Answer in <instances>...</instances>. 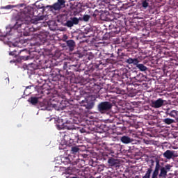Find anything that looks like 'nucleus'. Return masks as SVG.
Listing matches in <instances>:
<instances>
[{
    "mask_svg": "<svg viewBox=\"0 0 178 178\" xmlns=\"http://www.w3.org/2000/svg\"><path fill=\"white\" fill-rule=\"evenodd\" d=\"M36 8H38V9H36V10H45V8H47L48 9V8H47V6L45 7V6H43V4H42V3H40V4H36Z\"/></svg>",
    "mask_w": 178,
    "mask_h": 178,
    "instance_id": "obj_31",
    "label": "nucleus"
},
{
    "mask_svg": "<svg viewBox=\"0 0 178 178\" xmlns=\"http://www.w3.org/2000/svg\"><path fill=\"white\" fill-rule=\"evenodd\" d=\"M28 54H29V56H21V60L26 61L29 60L34 59V62H35L36 64H42L41 58H43V56L39 54V53L37 52H29Z\"/></svg>",
    "mask_w": 178,
    "mask_h": 178,
    "instance_id": "obj_4",
    "label": "nucleus"
},
{
    "mask_svg": "<svg viewBox=\"0 0 178 178\" xmlns=\"http://www.w3.org/2000/svg\"><path fill=\"white\" fill-rule=\"evenodd\" d=\"M33 64H30L29 65L26 66V67H27V70H31V71H33V70H35V68H32V70H31V67H33Z\"/></svg>",
    "mask_w": 178,
    "mask_h": 178,
    "instance_id": "obj_35",
    "label": "nucleus"
},
{
    "mask_svg": "<svg viewBox=\"0 0 178 178\" xmlns=\"http://www.w3.org/2000/svg\"><path fill=\"white\" fill-rule=\"evenodd\" d=\"M62 163H64V165H67L68 164H70L71 161L70 160V158L63 157L62 158Z\"/></svg>",
    "mask_w": 178,
    "mask_h": 178,
    "instance_id": "obj_28",
    "label": "nucleus"
},
{
    "mask_svg": "<svg viewBox=\"0 0 178 178\" xmlns=\"http://www.w3.org/2000/svg\"><path fill=\"white\" fill-rule=\"evenodd\" d=\"M136 72L135 71V72H134V74H136Z\"/></svg>",
    "mask_w": 178,
    "mask_h": 178,
    "instance_id": "obj_43",
    "label": "nucleus"
},
{
    "mask_svg": "<svg viewBox=\"0 0 178 178\" xmlns=\"http://www.w3.org/2000/svg\"><path fill=\"white\" fill-rule=\"evenodd\" d=\"M96 137L101 140L106 137V133L104 129H97Z\"/></svg>",
    "mask_w": 178,
    "mask_h": 178,
    "instance_id": "obj_15",
    "label": "nucleus"
},
{
    "mask_svg": "<svg viewBox=\"0 0 178 178\" xmlns=\"http://www.w3.org/2000/svg\"><path fill=\"white\" fill-rule=\"evenodd\" d=\"M163 123L168 125L172 124L175 122V120L171 118H165L163 120Z\"/></svg>",
    "mask_w": 178,
    "mask_h": 178,
    "instance_id": "obj_26",
    "label": "nucleus"
},
{
    "mask_svg": "<svg viewBox=\"0 0 178 178\" xmlns=\"http://www.w3.org/2000/svg\"><path fill=\"white\" fill-rule=\"evenodd\" d=\"M112 108V104L108 102H101L98 105V111L101 113H105Z\"/></svg>",
    "mask_w": 178,
    "mask_h": 178,
    "instance_id": "obj_9",
    "label": "nucleus"
},
{
    "mask_svg": "<svg viewBox=\"0 0 178 178\" xmlns=\"http://www.w3.org/2000/svg\"><path fill=\"white\" fill-rule=\"evenodd\" d=\"M65 3V0H58V2L54 3L53 6H47L48 10L51 12L60 10L62 8V6Z\"/></svg>",
    "mask_w": 178,
    "mask_h": 178,
    "instance_id": "obj_8",
    "label": "nucleus"
},
{
    "mask_svg": "<svg viewBox=\"0 0 178 178\" xmlns=\"http://www.w3.org/2000/svg\"><path fill=\"white\" fill-rule=\"evenodd\" d=\"M121 142L124 144H130L131 143V139L129 136H122V138H121Z\"/></svg>",
    "mask_w": 178,
    "mask_h": 178,
    "instance_id": "obj_24",
    "label": "nucleus"
},
{
    "mask_svg": "<svg viewBox=\"0 0 178 178\" xmlns=\"http://www.w3.org/2000/svg\"><path fill=\"white\" fill-rule=\"evenodd\" d=\"M68 170H70V167H68Z\"/></svg>",
    "mask_w": 178,
    "mask_h": 178,
    "instance_id": "obj_44",
    "label": "nucleus"
},
{
    "mask_svg": "<svg viewBox=\"0 0 178 178\" xmlns=\"http://www.w3.org/2000/svg\"><path fill=\"white\" fill-rule=\"evenodd\" d=\"M58 127L60 129L72 130V132H70V134H67V135H72L73 134H78V132H81V134L86 133L85 129L80 128H74V126H70L68 125L67 124H63L62 125L58 124Z\"/></svg>",
    "mask_w": 178,
    "mask_h": 178,
    "instance_id": "obj_7",
    "label": "nucleus"
},
{
    "mask_svg": "<svg viewBox=\"0 0 178 178\" xmlns=\"http://www.w3.org/2000/svg\"><path fill=\"white\" fill-rule=\"evenodd\" d=\"M92 17L93 18H96L97 14H95V13H92Z\"/></svg>",
    "mask_w": 178,
    "mask_h": 178,
    "instance_id": "obj_37",
    "label": "nucleus"
},
{
    "mask_svg": "<svg viewBox=\"0 0 178 178\" xmlns=\"http://www.w3.org/2000/svg\"><path fill=\"white\" fill-rule=\"evenodd\" d=\"M165 103V100H163L161 98L158 99L157 100L152 102V107L155 108H161Z\"/></svg>",
    "mask_w": 178,
    "mask_h": 178,
    "instance_id": "obj_12",
    "label": "nucleus"
},
{
    "mask_svg": "<svg viewBox=\"0 0 178 178\" xmlns=\"http://www.w3.org/2000/svg\"><path fill=\"white\" fill-rule=\"evenodd\" d=\"M79 151V149L78 147H72V153L74 154H76Z\"/></svg>",
    "mask_w": 178,
    "mask_h": 178,
    "instance_id": "obj_32",
    "label": "nucleus"
},
{
    "mask_svg": "<svg viewBox=\"0 0 178 178\" xmlns=\"http://www.w3.org/2000/svg\"><path fill=\"white\" fill-rule=\"evenodd\" d=\"M28 102L31 104V105L35 106L37 105L38 102H39V98L38 97H31L28 99Z\"/></svg>",
    "mask_w": 178,
    "mask_h": 178,
    "instance_id": "obj_19",
    "label": "nucleus"
},
{
    "mask_svg": "<svg viewBox=\"0 0 178 178\" xmlns=\"http://www.w3.org/2000/svg\"><path fill=\"white\" fill-rule=\"evenodd\" d=\"M145 79H147V77H145V76L141 73H139L138 74H137V76L133 77L134 81L137 83H136V85L137 86H139L140 83L145 81Z\"/></svg>",
    "mask_w": 178,
    "mask_h": 178,
    "instance_id": "obj_11",
    "label": "nucleus"
},
{
    "mask_svg": "<svg viewBox=\"0 0 178 178\" xmlns=\"http://www.w3.org/2000/svg\"><path fill=\"white\" fill-rule=\"evenodd\" d=\"M96 67H97V68H98V67H99V66H98V65H96Z\"/></svg>",
    "mask_w": 178,
    "mask_h": 178,
    "instance_id": "obj_42",
    "label": "nucleus"
},
{
    "mask_svg": "<svg viewBox=\"0 0 178 178\" xmlns=\"http://www.w3.org/2000/svg\"><path fill=\"white\" fill-rule=\"evenodd\" d=\"M153 171L152 168L147 169V171H146L145 175H144L142 178H149L151 177V173Z\"/></svg>",
    "mask_w": 178,
    "mask_h": 178,
    "instance_id": "obj_29",
    "label": "nucleus"
},
{
    "mask_svg": "<svg viewBox=\"0 0 178 178\" xmlns=\"http://www.w3.org/2000/svg\"><path fill=\"white\" fill-rule=\"evenodd\" d=\"M31 87H33V86H30L26 87V90H25V91H24V95H26V91L27 90V89H31ZM26 96H27V95H26Z\"/></svg>",
    "mask_w": 178,
    "mask_h": 178,
    "instance_id": "obj_36",
    "label": "nucleus"
},
{
    "mask_svg": "<svg viewBox=\"0 0 178 178\" xmlns=\"http://www.w3.org/2000/svg\"><path fill=\"white\" fill-rule=\"evenodd\" d=\"M9 55L13 56H17V50L15 49L12 51H10Z\"/></svg>",
    "mask_w": 178,
    "mask_h": 178,
    "instance_id": "obj_34",
    "label": "nucleus"
},
{
    "mask_svg": "<svg viewBox=\"0 0 178 178\" xmlns=\"http://www.w3.org/2000/svg\"><path fill=\"white\" fill-rule=\"evenodd\" d=\"M68 68V73H72L74 72H78L79 65H72V66H67Z\"/></svg>",
    "mask_w": 178,
    "mask_h": 178,
    "instance_id": "obj_21",
    "label": "nucleus"
},
{
    "mask_svg": "<svg viewBox=\"0 0 178 178\" xmlns=\"http://www.w3.org/2000/svg\"><path fill=\"white\" fill-rule=\"evenodd\" d=\"M64 141H65L66 145L70 147L76 145L79 141V134L76 133L65 134L64 135Z\"/></svg>",
    "mask_w": 178,
    "mask_h": 178,
    "instance_id": "obj_5",
    "label": "nucleus"
},
{
    "mask_svg": "<svg viewBox=\"0 0 178 178\" xmlns=\"http://www.w3.org/2000/svg\"><path fill=\"white\" fill-rule=\"evenodd\" d=\"M38 40H40V44H44L47 40V37L45 35V34L41 35L40 34L39 35H38Z\"/></svg>",
    "mask_w": 178,
    "mask_h": 178,
    "instance_id": "obj_18",
    "label": "nucleus"
},
{
    "mask_svg": "<svg viewBox=\"0 0 178 178\" xmlns=\"http://www.w3.org/2000/svg\"><path fill=\"white\" fill-rule=\"evenodd\" d=\"M120 23V20L118 19L111 21V24L108 25V30H111L108 34L111 36H114L115 34L120 33L121 29H122V25Z\"/></svg>",
    "mask_w": 178,
    "mask_h": 178,
    "instance_id": "obj_3",
    "label": "nucleus"
},
{
    "mask_svg": "<svg viewBox=\"0 0 178 178\" xmlns=\"http://www.w3.org/2000/svg\"><path fill=\"white\" fill-rule=\"evenodd\" d=\"M166 114H168V115L170 116V118H177V115H178V111L173 110V111H170V112L169 111H166Z\"/></svg>",
    "mask_w": 178,
    "mask_h": 178,
    "instance_id": "obj_22",
    "label": "nucleus"
},
{
    "mask_svg": "<svg viewBox=\"0 0 178 178\" xmlns=\"http://www.w3.org/2000/svg\"><path fill=\"white\" fill-rule=\"evenodd\" d=\"M79 66L76 61H70V62H65L64 63V65H63V70H58V74L57 75L58 78L59 79H64L67 75H68V70L67 66Z\"/></svg>",
    "mask_w": 178,
    "mask_h": 178,
    "instance_id": "obj_6",
    "label": "nucleus"
},
{
    "mask_svg": "<svg viewBox=\"0 0 178 178\" xmlns=\"http://www.w3.org/2000/svg\"><path fill=\"white\" fill-rule=\"evenodd\" d=\"M101 90V86L99 85H93V87L92 88V91L95 94L99 93Z\"/></svg>",
    "mask_w": 178,
    "mask_h": 178,
    "instance_id": "obj_25",
    "label": "nucleus"
},
{
    "mask_svg": "<svg viewBox=\"0 0 178 178\" xmlns=\"http://www.w3.org/2000/svg\"><path fill=\"white\" fill-rule=\"evenodd\" d=\"M147 6H149V3H147V1H143V2H142V7L147 8Z\"/></svg>",
    "mask_w": 178,
    "mask_h": 178,
    "instance_id": "obj_33",
    "label": "nucleus"
},
{
    "mask_svg": "<svg viewBox=\"0 0 178 178\" xmlns=\"http://www.w3.org/2000/svg\"><path fill=\"white\" fill-rule=\"evenodd\" d=\"M81 106H85L86 109H92L94 107V102L92 101L88 102V99H85V100L81 102Z\"/></svg>",
    "mask_w": 178,
    "mask_h": 178,
    "instance_id": "obj_13",
    "label": "nucleus"
},
{
    "mask_svg": "<svg viewBox=\"0 0 178 178\" xmlns=\"http://www.w3.org/2000/svg\"><path fill=\"white\" fill-rule=\"evenodd\" d=\"M72 178H76V177H72Z\"/></svg>",
    "mask_w": 178,
    "mask_h": 178,
    "instance_id": "obj_45",
    "label": "nucleus"
},
{
    "mask_svg": "<svg viewBox=\"0 0 178 178\" xmlns=\"http://www.w3.org/2000/svg\"><path fill=\"white\" fill-rule=\"evenodd\" d=\"M107 163H108L109 166L111 167H119L120 166V162L118 159L111 158L108 159Z\"/></svg>",
    "mask_w": 178,
    "mask_h": 178,
    "instance_id": "obj_14",
    "label": "nucleus"
},
{
    "mask_svg": "<svg viewBox=\"0 0 178 178\" xmlns=\"http://www.w3.org/2000/svg\"><path fill=\"white\" fill-rule=\"evenodd\" d=\"M174 151L171 150H166L165 152L163 153V157L165 158L166 159H171L174 156Z\"/></svg>",
    "mask_w": 178,
    "mask_h": 178,
    "instance_id": "obj_16",
    "label": "nucleus"
},
{
    "mask_svg": "<svg viewBox=\"0 0 178 178\" xmlns=\"http://www.w3.org/2000/svg\"><path fill=\"white\" fill-rule=\"evenodd\" d=\"M26 51V50H22L20 52H24Z\"/></svg>",
    "mask_w": 178,
    "mask_h": 178,
    "instance_id": "obj_40",
    "label": "nucleus"
},
{
    "mask_svg": "<svg viewBox=\"0 0 178 178\" xmlns=\"http://www.w3.org/2000/svg\"><path fill=\"white\" fill-rule=\"evenodd\" d=\"M136 67L140 70V71L145 72L147 70V67L143 65V64H138Z\"/></svg>",
    "mask_w": 178,
    "mask_h": 178,
    "instance_id": "obj_27",
    "label": "nucleus"
},
{
    "mask_svg": "<svg viewBox=\"0 0 178 178\" xmlns=\"http://www.w3.org/2000/svg\"><path fill=\"white\" fill-rule=\"evenodd\" d=\"M155 170H154L152 178H167L168 172L171 170L172 165L167 164L163 165V163L158 159H156Z\"/></svg>",
    "mask_w": 178,
    "mask_h": 178,
    "instance_id": "obj_2",
    "label": "nucleus"
},
{
    "mask_svg": "<svg viewBox=\"0 0 178 178\" xmlns=\"http://www.w3.org/2000/svg\"><path fill=\"white\" fill-rule=\"evenodd\" d=\"M90 16L88 15H84L82 18H79V20L84 21L85 22H88L90 20Z\"/></svg>",
    "mask_w": 178,
    "mask_h": 178,
    "instance_id": "obj_30",
    "label": "nucleus"
},
{
    "mask_svg": "<svg viewBox=\"0 0 178 178\" xmlns=\"http://www.w3.org/2000/svg\"><path fill=\"white\" fill-rule=\"evenodd\" d=\"M79 24V19L76 17H70V20H68L65 23V26L68 28H72L74 26V25H78Z\"/></svg>",
    "mask_w": 178,
    "mask_h": 178,
    "instance_id": "obj_10",
    "label": "nucleus"
},
{
    "mask_svg": "<svg viewBox=\"0 0 178 178\" xmlns=\"http://www.w3.org/2000/svg\"><path fill=\"white\" fill-rule=\"evenodd\" d=\"M152 164L154 163V161H153V160L152 161Z\"/></svg>",
    "mask_w": 178,
    "mask_h": 178,
    "instance_id": "obj_41",
    "label": "nucleus"
},
{
    "mask_svg": "<svg viewBox=\"0 0 178 178\" xmlns=\"http://www.w3.org/2000/svg\"><path fill=\"white\" fill-rule=\"evenodd\" d=\"M93 58H94L93 56H88V60H92Z\"/></svg>",
    "mask_w": 178,
    "mask_h": 178,
    "instance_id": "obj_38",
    "label": "nucleus"
},
{
    "mask_svg": "<svg viewBox=\"0 0 178 178\" xmlns=\"http://www.w3.org/2000/svg\"><path fill=\"white\" fill-rule=\"evenodd\" d=\"M127 63L129 64H134L135 65H139V60L138 58H129V59L127 60Z\"/></svg>",
    "mask_w": 178,
    "mask_h": 178,
    "instance_id": "obj_23",
    "label": "nucleus"
},
{
    "mask_svg": "<svg viewBox=\"0 0 178 178\" xmlns=\"http://www.w3.org/2000/svg\"><path fill=\"white\" fill-rule=\"evenodd\" d=\"M13 8H24L21 12L17 10H13V19H15V24L13 29L17 30L19 33H27L37 31V28L31 26V24H38L40 21L45 19V15H44V10L35 9L31 10L30 7H26L25 3H19L17 5H7L1 7V9L10 10Z\"/></svg>",
    "mask_w": 178,
    "mask_h": 178,
    "instance_id": "obj_1",
    "label": "nucleus"
},
{
    "mask_svg": "<svg viewBox=\"0 0 178 178\" xmlns=\"http://www.w3.org/2000/svg\"><path fill=\"white\" fill-rule=\"evenodd\" d=\"M131 45L133 48L137 49L138 48V40L137 38H131Z\"/></svg>",
    "mask_w": 178,
    "mask_h": 178,
    "instance_id": "obj_20",
    "label": "nucleus"
},
{
    "mask_svg": "<svg viewBox=\"0 0 178 178\" xmlns=\"http://www.w3.org/2000/svg\"><path fill=\"white\" fill-rule=\"evenodd\" d=\"M66 45L70 48V51H74V47H76V42L73 40H68L66 41Z\"/></svg>",
    "mask_w": 178,
    "mask_h": 178,
    "instance_id": "obj_17",
    "label": "nucleus"
},
{
    "mask_svg": "<svg viewBox=\"0 0 178 178\" xmlns=\"http://www.w3.org/2000/svg\"><path fill=\"white\" fill-rule=\"evenodd\" d=\"M42 110H47V107H45V108H42Z\"/></svg>",
    "mask_w": 178,
    "mask_h": 178,
    "instance_id": "obj_39",
    "label": "nucleus"
}]
</instances>
